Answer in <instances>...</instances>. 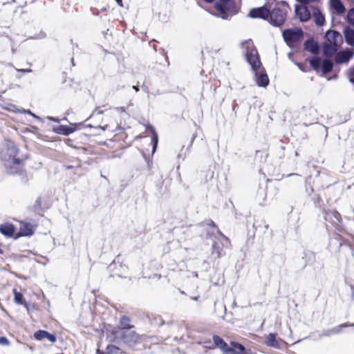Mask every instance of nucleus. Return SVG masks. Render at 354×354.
Here are the masks:
<instances>
[{
  "label": "nucleus",
  "instance_id": "nucleus-24",
  "mask_svg": "<svg viewBox=\"0 0 354 354\" xmlns=\"http://www.w3.org/2000/svg\"><path fill=\"white\" fill-rule=\"evenodd\" d=\"M333 67V64L330 60L324 59L322 64V71L324 74H326L331 71Z\"/></svg>",
  "mask_w": 354,
  "mask_h": 354
},
{
  "label": "nucleus",
  "instance_id": "nucleus-47",
  "mask_svg": "<svg viewBox=\"0 0 354 354\" xmlns=\"http://www.w3.org/2000/svg\"><path fill=\"white\" fill-rule=\"evenodd\" d=\"M224 239H225V240L226 241V242H228V241H229V240H228V239H227V238H226V237H225V236H224Z\"/></svg>",
  "mask_w": 354,
  "mask_h": 354
},
{
  "label": "nucleus",
  "instance_id": "nucleus-11",
  "mask_svg": "<svg viewBox=\"0 0 354 354\" xmlns=\"http://www.w3.org/2000/svg\"><path fill=\"white\" fill-rule=\"evenodd\" d=\"M295 12L301 21H307L310 17V12L304 6H296Z\"/></svg>",
  "mask_w": 354,
  "mask_h": 354
},
{
  "label": "nucleus",
  "instance_id": "nucleus-38",
  "mask_svg": "<svg viewBox=\"0 0 354 354\" xmlns=\"http://www.w3.org/2000/svg\"><path fill=\"white\" fill-rule=\"evenodd\" d=\"M48 120L53 121V122H59V120L57 119H56L53 117H48Z\"/></svg>",
  "mask_w": 354,
  "mask_h": 354
},
{
  "label": "nucleus",
  "instance_id": "nucleus-13",
  "mask_svg": "<svg viewBox=\"0 0 354 354\" xmlns=\"http://www.w3.org/2000/svg\"><path fill=\"white\" fill-rule=\"evenodd\" d=\"M34 337L37 340H42L43 339H48L49 342L54 343L56 342V337L54 335L49 333L46 330H39L35 333Z\"/></svg>",
  "mask_w": 354,
  "mask_h": 354
},
{
  "label": "nucleus",
  "instance_id": "nucleus-25",
  "mask_svg": "<svg viewBox=\"0 0 354 354\" xmlns=\"http://www.w3.org/2000/svg\"><path fill=\"white\" fill-rule=\"evenodd\" d=\"M230 346L232 347V348L234 349L238 354H242V353L245 351V347L240 343L236 342L231 341Z\"/></svg>",
  "mask_w": 354,
  "mask_h": 354
},
{
  "label": "nucleus",
  "instance_id": "nucleus-33",
  "mask_svg": "<svg viewBox=\"0 0 354 354\" xmlns=\"http://www.w3.org/2000/svg\"><path fill=\"white\" fill-rule=\"evenodd\" d=\"M348 77L350 82L354 84V67L352 69H351Z\"/></svg>",
  "mask_w": 354,
  "mask_h": 354
},
{
  "label": "nucleus",
  "instance_id": "nucleus-39",
  "mask_svg": "<svg viewBox=\"0 0 354 354\" xmlns=\"http://www.w3.org/2000/svg\"><path fill=\"white\" fill-rule=\"evenodd\" d=\"M116 109L118 112H120V113L124 112L125 111L123 107H119V108H117Z\"/></svg>",
  "mask_w": 354,
  "mask_h": 354
},
{
  "label": "nucleus",
  "instance_id": "nucleus-31",
  "mask_svg": "<svg viewBox=\"0 0 354 354\" xmlns=\"http://www.w3.org/2000/svg\"><path fill=\"white\" fill-rule=\"evenodd\" d=\"M20 112H21V113H27V114H29V115H30L33 116L34 118H35L36 119L41 120V118H40L39 116H37V115H36L35 114H34V113H33L32 112H31L30 110L23 109V110H22V111H21Z\"/></svg>",
  "mask_w": 354,
  "mask_h": 354
},
{
  "label": "nucleus",
  "instance_id": "nucleus-21",
  "mask_svg": "<svg viewBox=\"0 0 354 354\" xmlns=\"http://www.w3.org/2000/svg\"><path fill=\"white\" fill-rule=\"evenodd\" d=\"M305 49L313 54H317L319 51L318 44L313 40H308L305 42Z\"/></svg>",
  "mask_w": 354,
  "mask_h": 354
},
{
  "label": "nucleus",
  "instance_id": "nucleus-50",
  "mask_svg": "<svg viewBox=\"0 0 354 354\" xmlns=\"http://www.w3.org/2000/svg\"><path fill=\"white\" fill-rule=\"evenodd\" d=\"M72 63H73V66H75V64H74V60H73V59H72Z\"/></svg>",
  "mask_w": 354,
  "mask_h": 354
},
{
  "label": "nucleus",
  "instance_id": "nucleus-51",
  "mask_svg": "<svg viewBox=\"0 0 354 354\" xmlns=\"http://www.w3.org/2000/svg\"><path fill=\"white\" fill-rule=\"evenodd\" d=\"M193 299L197 300V297H194V298H193Z\"/></svg>",
  "mask_w": 354,
  "mask_h": 354
},
{
  "label": "nucleus",
  "instance_id": "nucleus-30",
  "mask_svg": "<svg viewBox=\"0 0 354 354\" xmlns=\"http://www.w3.org/2000/svg\"><path fill=\"white\" fill-rule=\"evenodd\" d=\"M347 21L349 24L354 25V8L351 9L348 12Z\"/></svg>",
  "mask_w": 354,
  "mask_h": 354
},
{
  "label": "nucleus",
  "instance_id": "nucleus-6",
  "mask_svg": "<svg viewBox=\"0 0 354 354\" xmlns=\"http://www.w3.org/2000/svg\"><path fill=\"white\" fill-rule=\"evenodd\" d=\"M213 341L216 346L220 348L223 354H238L234 349L230 347L219 336L214 335Z\"/></svg>",
  "mask_w": 354,
  "mask_h": 354
},
{
  "label": "nucleus",
  "instance_id": "nucleus-4",
  "mask_svg": "<svg viewBox=\"0 0 354 354\" xmlns=\"http://www.w3.org/2000/svg\"><path fill=\"white\" fill-rule=\"evenodd\" d=\"M302 35L301 30L298 28L288 29L283 32L284 40L291 47L301 38Z\"/></svg>",
  "mask_w": 354,
  "mask_h": 354
},
{
  "label": "nucleus",
  "instance_id": "nucleus-18",
  "mask_svg": "<svg viewBox=\"0 0 354 354\" xmlns=\"http://www.w3.org/2000/svg\"><path fill=\"white\" fill-rule=\"evenodd\" d=\"M0 232L7 236H12L15 232V227L10 223L2 224L0 225Z\"/></svg>",
  "mask_w": 354,
  "mask_h": 354
},
{
  "label": "nucleus",
  "instance_id": "nucleus-3",
  "mask_svg": "<svg viewBox=\"0 0 354 354\" xmlns=\"http://www.w3.org/2000/svg\"><path fill=\"white\" fill-rule=\"evenodd\" d=\"M242 46L246 50V59L248 62L251 66L252 71L262 67L257 50L254 47L252 41L251 40L245 41L242 43Z\"/></svg>",
  "mask_w": 354,
  "mask_h": 354
},
{
  "label": "nucleus",
  "instance_id": "nucleus-1",
  "mask_svg": "<svg viewBox=\"0 0 354 354\" xmlns=\"http://www.w3.org/2000/svg\"><path fill=\"white\" fill-rule=\"evenodd\" d=\"M19 151L16 145L10 141L6 144L1 151V158L4 165L11 174L17 173L24 165V158L19 157Z\"/></svg>",
  "mask_w": 354,
  "mask_h": 354
},
{
  "label": "nucleus",
  "instance_id": "nucleus-49",
  "mask_svg": "<svg viewBox=\"0 0 354 354\" xmlns=\"http://www.w3.org/2000/svg\"><path fill=\"white\" fill-rule=\"evenodd\" d=\"M221 1H223V2H227V1H228L229 0H221Z\"/></svg>",
  "mask_w": 354,
  "mask_h": 354
},
{
  "label": "nucleus",
  "instance_id": "nucleus-42",
  "mask_svg": "<svg viewBox=\"0 0 354 354\" xmlns=\"http://www.w3.org/2000/svg\"><path fill=\"white\" fill-rule=\"evenodd\" d=\"M115 1H116V2H117L119 5H120V4H121V3H122V0H115Z\"/></svg>",
  "mask_w": 354,
  "mask_h": 354
},
{
  "label": "nucleus",
  "instance_id": "nucleus-34",
  "mask_svg": "<svg viewBox=\"0 0 354 354\" xmlns=\"http://www.w3.org/2000/svg\"><path fill=\"white\" fill-rule=\"evenodd\" d=\"M212 254L216 255V257L219 258L221 256L220 252L216 250V246L213 245Z\"/></svg>",
  "mask_w": 354,
  "mask_h": 354
},
{
  "label": "nucleus",
  "instance_id": "nucleus-41",
  "mask_svg": "<svg viewBox=\"0 0 354 354\" xmlns=\"http://www.w3.org/2000/svg\"><path fill=\"white\" fill-rule=\"evenodd\" d=\"M191 274H192V277H196V278L198 277V274L196 272H192Z\"/></svg>",
  "mask_w": 354,
  "mask_h": 354
},
{
  "label": "nucleus",
  "instance_id": "nucleus-16",
  "mask_svg": "<svg viewBox=\"0 0 354 354\" xmlns=\"http://www.w3.org/2000/svg\"><path fill=\"white\" fill-rule=\"evenodd\" d=\"M34 232V227L30 223H20V234L22 236H30Z\"/></svg>",
  "mask_w": 354,
  "mask_h": 354
},
{
  "label": "nucleus",
  "instance_id": "nucleus-43",
  "mask_svg": "<svg viewBox=\"0 0 354 354\" xmlns=\"http://www.w3.org/2000/svg\"><path fill=\"white\" fill-rule=\"evenodd\" d=\"M106 127L107 126H104V127H100V129H102V130H105L106 129Z\"/></svg>",
  "mask_w": 354,
  "mask_h": 354
},
{
  "label": "nucleus",
  "instance_id": "nucleus-28",
  "mask_svg": "<svg viewBox=\"0 0 354 354\" xmlns=\"http://www.w3.org/2000/svg\"><path fill=\"white\" fill-rule=\"evenodd\" d=\"M120 324L123 327L122 329H129L131 327L130 324V319L127 317H122L120 319Z\"/></svg>",
  "mask_w": 354,
  "mask_h": 354
},
{
  "label": "nucleus",
  "instance_id": "nucleus-10",
  "mask_svg": "<svg viewBox=\"0 0 354 354\" xmlns=\"http://www.w3.org/2000/svg\"><path fill=\"white\" fill-rule=\"evenodd\" d=\"M353 49H346L338 53L335 57V62L337 64L346 63L353 56Z\"/></svg>",
  "mask_w": 354,
  "mask_h": 354
},
{
  "label": "nucleus",
  "instance_id": "nucleus-14",
  "mask_svg": "<svg viewBox=\"0 0 354 354\" xmlns=\"http://www.w3.org/2000/svg\"><path fill=\"white\" fill-rule=\"evenodd\" d=\"M119 351V348L112 344H108L104 349L100 345L96 354H118Z\"/></svg>",
  "mask_w": 354,
  "mask_h": 354
},
{
  "label": "nucleus",
  "instance_id": "nucleus-44",
  "mask_svg": "<svg viewBox=\"0 0 354 354\" xmlns=\"http://www.w3.org/2000/svg\"><path fill=\"white\" fill-rule=\"evenodd\" d=\"M330 216V214L329 213H326V219H328V218Z\"/></svg>",
  "mask_w": 354,
  "mask_h": 354
},
{
  "label": "nucleus",
  "instance_id": "nucleus-19",
  "mask_svg": "<svg viewBox=\"0 0 354 354\" xmlns=\"http://www.w3.org/2000/svg\"><path fill=\"white\" fill-rule=\"evenodd\" d=\"M338 47V46L326 42L323 47L324 53L326 56H332L337 52Z\"/></svg>",
  "mask_w": 354,
  "mask_h": 354
},
{
  "label": "nucleus",
  "instance_id": "nucleus-2",
  "mask_svg": "<svg viewBox=\"0 0 354 354\" xmlns=\"http://www.w3.org/2000/svg\"><path fill=\"white\" fill-rule=\"evenodd\" d=\"M113 335H108L110 341H116L121 339L125 344L133 346L140 341V337L133 330L115 329L111 330Z\"/></svg>",
  "mask_w": 354,
  "mask_h": 354
},
{
  "label": "nucleus",
  "instance_id": "nucleus-26",
  "mask_svg": "<svg viewBox=\"0 0 354 354\" xmlns=\"http://www.w3.org/2000/svg\"><path fill=\"white\" fill-rule=\"evenodd\" d=\"M315 23L318 26H322L325 21L324 17L318 11L314 13Z\"/></svg>",
  "mask_w": 354,
  "mask_h": 354
},
{
  "label": "nucleus",
  "instance_id": "nucleus-20",
  "mask_svg": "<svg viewBox=\"0 0 354 354\" xmlns=\"http://www.w3.org/2000/svg\"><path fill=\"white\" fill-rule=\"evenodd\" d=\"M344 33L346 43L350 46H354V30L346 28Z\"/></svg>",
  "mask_w": 354,
  "mask_h": 354
},
{
  "label": "nucleus",
  "instance_id": "nucleus-36",
  "mask_svg": "<svg viewBox=\"0 0 354 354\" xmlns=\"http://www.w3.org/2000/svg\"><path fill=\"white\" fill-rule=\"evenodd\" d=\"M297 1L304 3V4H308L311 2H313L315 0H297Z\"/></svg>",
  "mask_w": 354,
  "mask_h": 354
},
{
  "label": "nucleus",
  "instance_id": "nucleus-35",
  "mask_svg": "<svg viewBox=\"0 0 354 354\" xmlns=\"http://www.w3.org/2000/svg\"><path fill=\"white\" fill-rule=\"evenodd\" d=\"M0 344L7 345L9 344V342L6 337H0Z\"/></svg>",
  "mask_w": 354,
  "mask_h": 354
},
{
  "label": "nucleus",
  "instance_id": "nucleus-48",
  "mask_svg": "<svg viewBox=\"0 0 354 354\" xmlns=\"http://www.w3.org/2000/svg\"><path fill=\"white\" fill-rule=\"evenodd\" d=\"M335 216L336 219H338V217H337V213H335Z\"/></svg>",
  "mask_w": 354,
  "mask_h": 354
},
{
  "label": "nucleus",
  "instance_id": "nucleus-5",
  "mask_svg": "<svg viewBox=\"0 0 354 354\" xmlns=\"http://www.w3.org/2000/svg\"><path fill=\"white\" fill-rule=\"evenodd\" d=\"M270 22L274 26H281L285 21L286 14L279 9L275 8L271 12H269Z\"/></svg>",
  "mask_w": 354,
  "mask_h": 354
},
{
  "label": "nucleus",
  "instance_id": "nucleus-37",
  "mask_svg": "<svg viewBox=\"0 0 354 354\" xmlns=\"http://www.w3.org/2000/svg\"><path fill=\"white\" fill-rule=\"evenodd\" d=\"M17 71L23 72V73H30V72H32V70L30 69V68H27V69H17Z\"/></svg>",
  "mask_w": 354,
  "mask_h": 354
},
{
  "label": "nucleus",
  "instance_id": "nucleus-32",
  "mask_svg": "<svg viewBox=\"0 0 354 354\" xmlns=\"http://www.w3.org/2000/svg\"><path fill=\"white\" fill-rule=\"evenodd\" d=\"M215 8L221 14H224L225 13L224 8H223V6L221 4L216 3L215 5Z\"/></svg>",
  "mask_w": 354,
  "mask_h": 354
},
{
  "label": "nucleus",
  "instance_id": "nucleus-40",
  "mask_svg": "<svg viewBox=\"0 0 354 354\" xmlns=\"http://www.w3.org/2000/svg\"><path fill=\"white\" fill-rule=\"evenodd\" d=\"M242 354H254V353H252L250 351H247L245 348V351L242 353Z\"/></svg>",
  "mask_w": 354,
  "mask_h": 354
},
{
  "label": "nucleus",
  "instance_id": "nucleus-22",
  "mask_svg": "<svg viewBox=\"0 0 354 354\" xmlns=\"http://www.w3.org/2000/svg\"><path fill=\"white\" fill-rule=\"evenodd\" d=\"M348 325L346 324H340L331 329L327 330L324 332V335L330 336L331 335L338 334L342 332L343 328L348 327Z\"/></svg>",
  "mask_w": 354,
  "mask_h": 354
},
{
  "label": "nucleus",
  "instance_id": "nucleus-29",
  "mask_svg": "<svg viewBox=\"0 0 354 354\" xmlns=\"http://www.w3.org/2000/svg\"><path fill=\"white\" fill-rule=\"evenodd\" d=\"M151 133H152V142L153 143V152L155 151L157 144H158V136L156 133L155 132L153 129H151Z\"/></svg>",
  "mask_w": 354,
  "mask_h": 354
},
{
  "label": "nucleus",
  "instance_id": "nucleus-27",
  "mask_svg": "<svg viewBox=\"0 0 354 354\" xmlns=\"http://www.w3.org/2000/svg\"><path fill=\"white\" fill-rule=\"evenodd\" d=\"M310 64L314 69L318 70L321 66V59L313 57L310 59Z\"/></svg>",
  "mask_w": 354,
  "mask_h": 354
},
{
  "label": "nucleus",
  "instance_id": "nucleus-9",
  "mask_svg": "<svg viewBox=\"0 0 354 354\" xmlns=\"http://www.w3.org/2000/svg\"><path fill=\"white\" fill-rule=\"evenodd\" d=\"M249 16L252 18L267 19L269 17V10L264 7L252 8L249 13Z\"/></svg>",
  "mask_w": 354,
  "mask_h": 354
},
{
  "label": "nucleus",
  "instance_id": "nucleus-46",
  "mask_svg": "<svg viewBox=\"0 0 354 354\" xmlns=\"http://www.w3.org/2000/svg\"><path fill=\"white\" fill-rule=\"evenodd\" d=\"M205 1L208 2V3H212L214 1V0H205Z\"/></svg>",
  "mask_w": 354,
  "mask_h": 354
},
{
  "label": "nucleus",
  "instance_id": "nucleus-7",
  "mask_svg": "<svg viewBox=\"0 0 354 354\" xmlns=\"http://www.w3.org/2000/svg\"><path fill=\"white\" fill-rule=\"evenodd\" d=\"M255 75V81L259 86L266 87L268 85L269 79L263 67L253 71Z\"/></svg>",
  "mask_w": 354,
  "mask_h": 354
},
{
  "label": "nucleus",
  "instance_id": "nucleus-15",
  "mask_svg": "<svg viewBox=\"0 0 354 354\" xmlns=\"http://www.w3.org/2000/svg\"><path fill=\"white\" fill-rule=\"evenodd\" d=\"M266 344L268 346H271L275 348H280V342L276 339V335L274 333H270L267 335L266 339Z\"/></svg>",
  "mask_w": 354,
  "mask_h": 354
},
{
  "label": "nucleus",
  "instance_id": "nucleus-8",
  "mask_svg": "<svg viewBox=\"0 0 354 354\" xmlns=\"http://www.w3.org/2000/svg\"><path fill=\"white\" fill-rule=\"evenodd\" d=\"M326 42L335 46H340L343 42L342 35L335 30L328 31L326 34Z\"/></svg>",
  "mask_w": 354,
  "mask_h": 354
},
{
  "label": "nucleus",
  "instance_id": "nucleus-45",
  "mask_svg": "<svg viewBox=\"0 0 354 354\" xmlns=\"http://www.w3.org/2000/svg\"><path fill=\"white\" fill-rule=\"evenodd\" d=\"M133 88L136 91H138V88L136 86H133Z\"/></svg>",
  "mask_w": 354,
  "mask_h": 354
},
{
  "label": "nucleus",
  "instance_id": "nucleus-17",
  "mask_svg": "<svg viewBox=\"0 0 354 354\" xmlns=\"http://www.w3.org/2000/svg\"><path fill=\"white\" fill-rule=\"evenodd\" d=\"M55 131L59 134L69 135L75 131V128L69 126L59 125L54 129Z\"/></svg>",
  "mask_w": 354,
  "mask_h": 354
},
{
  "label": "nucleus",
  "instance_id": "nucleus-12",
  "mask_svg": "<svg viewBox=\"0 0 354 354\" xmlns=\"http://www.w3.org/2000/svg\"><path fill=\"white\" fill-rule=\"evenodd\" d=\"M330 8L337 15H342L345 12V7L340 0H330Z\"/></svg>",
  "mask_w": 354,
  "mask_h": 354
},
{
  "label": "nucleus",
  "instance_id": "nucleus-23",
  "mask_svg": "<svg viewBox=\"0 0 354 354\" xmlns=\"http://www.w3.org/2000/svg\"><path fill=\"white\" fill-rule=\"evenodd\" d=\"M13 293L15 295V297H14L15 302L17 304L24 305L27 309H28L27 303L24 301L23 295L21 293L19 292L15 288L13 289Z\"/></svg>",
  "mask_w": 354,
  "mask_h": 354
}]
</instances>
